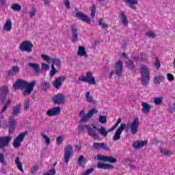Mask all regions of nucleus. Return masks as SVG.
I'll return each instance as SVG.
<instances>
[{
  "label": "nucleus",
  "mask_w": 175,
  "mask_h": 175,
  "mask_svg": "<svg viewBox=\"0 0 175 175\" xmlns=\"http://www.w3.org/2000/svg\"><path fill=\"white\" fill-rule=\"evenodd\" d=\"M41 66L44 70H47L49 68H50V66L49 64H46V63H42L41 64Z\"/></svg>",
  "instance_id": "55"
},
{
  "label": "nucleus",
  "mask_w": 175,
  "mask_h": 175,
  "mask_svg": "<svg viewBox=\"0 0 175 175\" xmlns=\"http://www.w3.org/2000/svg\"><path fill=\"white\" fill-rule=\"evenodd\" d=\"M1 173H2V174H6V169L5 167H2L1 170Z\"/></svg>",
  "instance_id": "63"
},
{
  "label": "nucleus",
  "mask_w": 175,
  "mask_h": 175,
  "mask_svg": "<svg viewBox=\"0 0 175 175\" xmlns=\"http://www.w3.org/2000/svg\"><path fill=\"white\" fill-rule=\"evenodd\" d=\"M64 5L67 9H70V1L69 0H64Z\"/></svg>",
  "instance_id": "58"
},
{
  "label": "nucleus",
  "mask_w": 175,
  "mask_h": 175,
  "mask_svg": "<svg viewBox=\"0 0 175 175\" xmlns=\"http://www.w3.org/2000/svg\"><path fill=\"white\" fill-rule=\"evenodd\" d=\"M164 79L165 77H163V76L159 75L154 79V84H160Z\"/></svg>",
  "instance_id": "35"
},
{
  "label": "nucleus",
  "mask_w": 175,
  "mask_h": 175,
  "mask_svg": "<svg viewBox=\"0 0 175 175\" xmlns=\"http://www.w3.org/2000/svg\"><path fill=\"white\" fill-rule=\"evenodd\" d=\"M59 114H61L60 107H54L46 111V116L48 117H54L55 116H59Z\"/></svg>",
  "instance_id": "17"
},
{
  "label": "nucleus",
  "mask_w": 175,
  "mask_h": 175,
  "mask_svg": "<svg viewBox=\"0 0 175 175\" xmlns=\"http://www.w3.org/2000/svg\"><path fill=\"white\" fill-rule=\"evenodd\" d=\"M65 94L62 93H58L52 98V101L55 105H64L65 103Z\"/></svg>",
  "instance_id": "10"
},
{
  "label": "nucleus",
  "mask_w": 175,
  "mask_h": 175,
  "mask_svg": "<svg viewBox=\"0 0 175 175\" xmlns=\"http://www.w3.org/2000/svg\"><path fill=\"white\" fill-rule=\"evenodd\" d=\"M41 136L42 138L44 139L47 146H49L50 144V142H51L50 138H49L48 136L46 135L44 133H41Z\"/></svg>",
  "instance_id": "46"
},
{
  "label": "nucleus",
  "mask_w": 175,
  "mask_h": 175,
  "mask_svg": "<svg viewBox=\"0 0 175 175\" xmlns=\"http://www.w3.org/2000/svg\"><path fill=\"white\" fill-rule=\"evenodd\" d=\"M27 135H28L27 131L19 134L18 137L14 140V142H13L14 148H18V147H21V142L24 141V139H25V136H27Z\"/></svg>",
  "instance_id": "7"
},
{
  "label": "nucleus",
  "mask_w": 175,
  "mask_h": 175,
  "mask_svg": "<svg viewBox=\"0 0 175 175\" xmlns=\"http://www.w3.org/2000/svg\"><path fill=\"white\" fill-rule=\"evenodd\" d=\"M113 130H114V128L111 127L109 130L106 131V128L101 126L98 129V133H100V135H101V136H103V137H107V135L109 133H110V132H113Z\"/></svg>",
  "instance_id": "22"
},
{
  "label": "nucleus",
  "mask_w": 175,
  "mask_h": 175,
  "mask_svg": "<svg viewBox=\"0 0 175 175\" xmlns=\"http://www.w3.org/2000/svg\"><path fill=\"white\" fill-rule=\"evenodd\" d=\"M3 29H5L8 32L12 31V21L10 20H7L4 26H3Z\"/></svg>",
  "instance_id": "34"
},
{
  "label": "nucleus",
  "mask_w": 175,
  "mask_h": 175,
  "mask_svg": "<svg viewBox=\"0 0 175 175\" xmlns=\"http://www.w3.org/2000/svg\"><path fill=\"white\" fill-rule=\"evenodd\" d=\"M40 84L41 88L43 91H46V90H49V88H50V83L46 81L41 82Z\"/></svg>",
  "instance_id": "36"
},
{
  "label": "nucleus",
  "mask_w": 175,
  "mask_h": 175,
  "mask_svg": "<svg viewBox=\"0 0 175 175\" xmlns=\"http://www.w3.org/2000/svg\"><path fill=\"white\" fill-rule=\"evenodd\" d=\"M21 113V106L16 105L13 107L12 109V116L17 117Z\"/></svg>",
  "instance_id": "30"
},
{
  "label": "nucleus",
  "mask_w": 175,
  "mask_h": 175,
  "mask_svg": "<svg viewBox=\"0 0 175 175\" xmlns=\"http://www.w3.org/2000/svg\"><path fill=\"white\" fill-rule=\"evenodd\" d=\"M55 73H57V70H51L50 72V75L51 77L55 75Z\"/></svg>",
  "instance_id": "60"
},
{
  "label": "nucleus",
  "mask_w": 175,
  "mask_h": 175,
  "mask_svg": "<svg viewBox=\"0 0 175 175\" xmlns=\"http://www.w3.org/2000/svg\"><path fill=\"white\" fill-rule=\"evenodd\" d=\"M154 66L157 68V69H159L161 68V62H159V60H158V58L156 57V62L154 63Z\"/></svg>",
  "instance_id": "56"
},
{
  "label": "nucleus",
  "mask_w": 175,
  "mask_h": 175,
  "mask_svg": "<svg viewBox=\"0 0 175 175\" xmlns=\"http://www.w3.org/2000/svg\"><path fill=\"white\" fill-rule=\"evenodd\" d=\"M80 81H83V83H88V84L95 85L96 82L95 81V77L92 75V72H88L86 73V77L84 76L81 77L79 78Z\"/></svg>",
  "instance_id": "6"
},
{
  "label": "nucleus",
  "mask_w": 175,
  "mask_h": 175,
  "mask_svg": "<svg viewBox=\"0 0 175 175\" xmlns=\"http://www.w3.org/2000/svg\"><path fill=\"white\" fill-rule=\"evenodd\" d=\"M167 79L169 81H174V76L171 73L167 75Z\"/></svg>",
  "instance_id": "54"
},
{
  "label": "nucleus",
  "mask_w": 175,
  "mask_h": 175,
  "mask_svg": "<svg viewBox=\"0 0 175 175\" xmlns=\"http://www.w3.org/2000/svg\"><path fill=\"white\" fill-rule=\"evenodd\" d=\"M12 142V136H3L0 137V148L3 150L5 147H8L9 146V143Z\"/></svg>",
  "instance_id": "13"
},
{
  "label": "nucleus",
  "mask_w": 175,
  "mask_h": 175,
  "mask_svg": "<svg viewBox=\"0 0 175 175\" xmlns=\"http://www.w3.org/2000/svg\"><path fill=\"white\" fill-rule=\"evenodd\" d=\"M148 141H136L133 144V147L135 150H139V148H143L144 146H147Z\"/></svg>",
  "instance_id": "19"
},
{
  "label": "nucleus",
  "mask_w": 175,
  "mask_h": 175,
  "mask_svg": "<svg viewBox=\"0 0 175 175\" xmlns=\"http://www.w3.org/2000/svg\"><path fill=\"white\" fill-rule=\"evenodd\" d=\"M139 125L140 122H139V118L137 117L135 118L131 124H121L113 135V142H117V140H120L121 139V133H122V131L125 128H127V129H130V131L132 135H136V133H137V131H139Z\"/></svg>",
  "instance_id": "1"
},
{
  "label": "nucleus",
  "mask_w": 175,
  "mask_h": 175,
  "mask_svg": "<svg viewBox=\"0 0 175 175\" xmlns=\"http://www.w3.org/2000/svg\"><path fill=\"white\" fill-rule=\"evenodd\" d=\"M73 154V146L72 145H67L64 147V158L66 163H68L70 160V157Z\"/></svg>",
  "instance_id": "9"
},
{
  "label": "nucleus",
  "mask_w": 175,
  "mask_h": 175,
  "mask_svg": "<svg viewBox=\"0 0 175 175\" xmlns=\"http://www.w3.org/2000/svg\"><path fill=\"white\" fill-rule=\"evenodd\" d=\"M84 113H85L84 110H81L79 112V117H81V118H82L83 116H85V114H84Z\"/></svg>",
  "instance_id": "62"
},
{
  "label": "nucleus",
  "mask_w": 175,
  "mask_h": 175,
  "mask_svg": "<svg viewBox=\"0 0 175 175\" xmlns=\"http://www.w3.org/2000/svg\"><path fill=\"white\" fill-rule=\"evenodd\" d=\"M98 25L102 27V28H107L108 25L106 23H103V18H100L98 21Z\"/></svg>",
  "instance_id": "52"
},
{
  "label": "nucleus",
  "mask_w": 175,
  "mask_h": 175,
  "mask_svg": "<svg viewBox=\"0 0 175 175\" xmlns=\"http://www.w3.org/2000/svg\"><path fill=\"white\" fill-rule=\"evenodd\" d=\"M97 159L98 161H103V162H108L109 163H117V159L113 157L98 154Z\"/></svg>",
  "instance_id": "14"
},
{
  "label": "nucleus",
  "mask_w": 175,
  "mask_h": 175,
  "mask_svg": "<svg viewBox=\"0 0 175 175\" xmlns=\"http://www.w3.org/2000/svg\"><path fill=\"white\" fill-rule=\"evenodd\" d=\"M124 2L127 3V5H137L139 1L137 0H124Z\"/></svg>",
  "instance_id": "43"
},
{
  "label": "nucleus",
  "mask_w": 175,
  "mask_h": 175,
  "mask_svg": "<svg viewBox=\"0 0 175 175\" xmlns=\"http://www.w3.org/2000/svg\"><path fill=\"white\" fill-rule=\"evenodd\" d=\"M87 162H88L87 159H85L83 155L80 156L78 159V164L80 165V166H81L83 169L85 167V165H87Z\"/></svg>",
  "instance_id": "29"
},
{
  "label": "nucleus",
  "mask_w": 175,
  "mask_h": 175,
  "mask_svg": "<svg viewBox=\"0 0 175 175\" xmlns=\"http://www.w3.org/2000/svg\"><path fill=\"white\" fill-rule=\"evenodd\" d=\"M85 98H86L87 102H88L89 103H92L93 105H96V101L95 100H94V98H92V96H90V92H86Z\"/></svg>",
  "instance_id": "32"
},
{
  "label": "nucleus",
  "mask_w": 175,
  "mask_h": 175,
  "mask_svg": "<svg viewBox=\"0 0 175 175\" xmlns=\"http://www.w3.org/2000/svg\"><path fill=\"white\" fill-rule=\"evenodd\" d=\"M32 47H33V44L31 41H23L19 45V49L21 51H26L27 53L32 52Z\"/></svg>",
  "instance_id": "8"
},
{
  "label": "nucleus",
  "mask_w": 175,
  "mask_h": 175,
  "mask_svg": "<svg viewBox=\"0 0 175 175\" xmlns=\"http://www.w3.org/2000/svg\"><path fill=\"white\" fill-rule=\"evenodd\" d=\"M126 163H128V165L133 169V170H136V169H137L136 167V165H132L131 163H132V162H133V160L131 159H126L125 160Z\"/></svg>",
  "instance_id": "39"
},
{
  "label": "nucleus",
  "mask_w": 175,
  "mask_h": 175,
  "mask_svg": "<svg viewBox=\"0 0 175 175\" xmlns=\"http://www.w3.org/2000/svg\"><path fill=\"white\" fill-rule=\"evenodd\" d=\"M146 59H147V58L146 57V56L144 55H143V53H141V61H146Z\"/></svg>",
  "instance_id": "61"
},
{
  "label": "nucleus",
  "mask_w": 175,
  "mask_h": 175,
  "mask_svg": "<svg viewBox=\"0 0 175 175\" xmlns=\"http://www.w3.org/2000/svg\"><path fill=\"white\" fill-rule=\"evenodd\" d=\"M65 80H66V77L65 75H61L55 78V80L52 82V84L56 90H59V87L62 85V81H65Z\"/></svg>",
  "instance_id": "16"
},
{
  "label": "nucleus",
  "mask_w": 175,
  "mask_h": 175,
  "mask_svg": "<svg viewBox=\"0 0 175 175\" xmlns=\"http://www.w3.org/2000/svg\"><path fill=\"white\" fill-rule=\"evenodd\" d=\"M1 6H4L5 3H6V0H0Z\"/></svg>",
  "instance_id": "64"
},
{
  "label": "nucleus",
  "mask_w": 175,
  "mask_h": 175,
  "mask_svg": "<svg viewBox=\"0 0 175 175\" xmlns=\"http://www.w3.org/2000/svg\"><path fill=\"white\" fill-rule=\"evenodd\" d=\"M142 106L143 107L142 111L144 113V114H148L150 110H151V105H148L147 103H142Z\"/></svg>",
  "instance_id": "28"
},
{
  "label": "nucleus",
  "mask_w": 175,
  "mask_h": 175,
  "mask_svg": "<svg viewBox=\"0 0 175 175\" xmlns=\"http://www.w3.org/2000/svg\"><path fill=\"white\" fill-rule=\"evenodd\" d=\"M160 152H162L166 156L172 155V152L170 150H167L166 149H161Z\"/></svg>",
  "instance_id": "49"
},
{
  "label": "nucleus",
  "mask_w": 175,
  "mask_h": 175,
  "mask_svg": "<svg viewBox=\"0 0 175 175\" xmlns=\"http://www.w3.org/2000/svg\"><path fill=\"white\" fill-rule=\"evenodd\" d=\"M86 129L89 136L93 137L94 140H100V137L98 135V133L95 132V130L92 129V127L90 126L88 124H85L83 126H79L78 131L79 133L83 132V131Z\"/></svg>",
  "instance_id": "5"
},
{
  "label": "nucleus",
  "mask_w": 175,
  "mask_h": 175,
  "mask_svg": "<svg viewBox=\"0 0 175 175\" xmlns=\"http://www.w3.org/2000/svg\"><path fill=\"white\" fill-rule=\"evenodd\" d=\"M120 18L124 27H128V18H126V15H125V12L123 11L120 12Z\"/></svg>",
  "instance_id": "27"
},
{
  "label": "nucleus",
  "mask_w": 175,
  "mask_h": 175,
  "mask_svg": "<svg viewBox=\"0 0 175 175\" xmlns=\"http://www.w3.org/2000/svg\"><path fill=\"white\" fill-rule=\"evenodd\" d=\"M168 111H170V113H171V114L172 113H174V111H175V103L169 106Z\"/></svg>",
  "instance_id": "53"
},
{
  "label": "nucleus",
  "mask_w": 175,
  "mask_h": 175,
  "mask_svg": "<svg viewBox=\"0 0 175 175\" xmlns=\"http://www.w3.org/2000/svg\"><path fill=\"white\" fill-rule=\"evenodd\" d=\"M71 32H72V42L75 43V42L79 41V33H77V28L75 26L71 25Z\"/></svg>",
  "instance_id": "20"
},
{
  "label": "nucleus",
  "mask_w": 175,
  "mask_h": 175,
  "mask_svg": "<svg viewBox=\"0 0 175 175\" xmlns=\"http://www.w3.org/2000/svg\"><path fill=\"white\" fill-rule=\"evenodd\" d=\"M142 84L144 87H147L150 83V70L144 65H142L140 68Z\"/></svg>",
  "instance_id": "4"
},
{
  "label": "nucleus",
  "mask_w": 175,
  "mask_h": 175,
  "mask_svg": "<svg viewBox=\"0 0 175 175\" xmlns=\"http://www.w3.org/2000/svg\"><path fill=\"white\" fill-rule=\"evenodd\" d=\"M75 17H77V18H79V20H81V21L87 23L88 24H90L91 23V18H88L87 15L84 14L82 12H77L75 14Z\"/></svg>",
  "instance_id": "18"
},
{
  "label": "nucleus",
  "mask_w": 175,
  "mask_h": 175,
  "mask_svg": "<svg viewBox=\"0 0 175 175\" xmlns=\"http://www.w3.org/2000/svg\"><path fill=\"white\" fill-rule=\"evenodd\" d=\"M11 9H12V10H14V12H20V10H21V5L18 3H14L12 4Z\"/></svg>",
  "instance_id": "38"
},
{
  "label": "nucleus",
  "mask_w": 175,
  "mask_h": 175,
  "mask_svg": "<svg viewBox=\"0 0 175 175\" xmlns=\"http://www.w3.org/2000/svg\"><path fill=\"white\" fill-rule=\"evenodd\" d=\"M93 148L94 150H99V148H102V150H105V151H109V146L107 144L102 142V143H94Z\"/></svg>",
  "instance_id": "21"
},
{
  "label": "nucleus",
  "mask_w": 175,
  "mask_h": 175,
  "mask_svg": "<svg viewBox=\"0 0 175 175\" xmlns=\"http://www.w3.org/2000/svg\"><path fill=\"white\" fill-rule=\"evenodd\" d=\"M90 12L92 18H95V14L96 13V5L95 4H93L90 8Z\"/></svg>",
  "instance_id": "37"
},
{
  "label": "nucleus",
  "mask_w": 175,
  "mask_h": 175,
  "mask_svg": "<svg viewBox=\"0 0 175 175\" xmlns=\"http://www.w3.org/2000/svg\"><path fill=\"white\" fill-rule=\"evenodd\" d=\"M96 113H98V109L93 108L92 110L89 111V112L87 114H85L82 116V118L80 120V122H88L90 118H92V116Z\"/></svg>",
  "instance_id": "12"
},
{
  "label": "nucleus",
  "mask_w": 175,
  "mask_h": 175,
  "mask_svg": "<svg viewBox=\"0 0 175 175\" xmlns=\"http://www.w3.org/2000/svg\"><path fill=\"white\" fill-rule=\"evenodd\" d=\"M36 85V81H32L29 83L27 81L19 79L13 85V87L15 91L16 90H24V88H26L23 91V96H27V95H31V92L33 91V87H35Z\"/></svg>",
  "instance_id": "2"
},
{
  "label": "nucleus",
  "mask_w": 175,
  "mask_h": 175,
  "mask_svg": "<svg viewBox=\"0 0 175 175\" xmlns=\"http://www.w3.org/2000/svg\"><path fill=\"white\" fill-rule=\"evenodd\" d=\"M36 16V8L35 7H31V10L29 11V17L32 18V17Z\"/></svg>",
  "instance_id": "40"
},
{
  "label": "nucleus",
  "mask_w": 175,
  "mask_h": 175,
  "mask_svg": "<svg viewBox=\"0 0 175 175\" xmlns=\"http://www.w3.org/2000/svg\"><path fill=\"white\" fill-rule=\"evenodd\" d=\"M126 64L127 65V66H129V69H130L131 72H133V73L136 72V66H135V64L133 61L129 59L128 62H126Z\"/></svg>",
  "instance_id": "31"
},
{
  "label": "nucleus",
  "mask_w": 175,
  "mask_h": 175,
  "mask_svg": "<svg viewBox=\"0 0 175 175\" xmlns=\"http://www.w3.org/2000/svg\"><path fill=\"white\" fill-rule=\"evenodd\" d=\"M42 59H44V61H46V62H51V59H53L52 58H51L50 57H49L47 55H41Z\"/></svg>",
  "instance_id": "50"
},
{
  "label": "nucleus",
  "mask_w": 175,
  "mask_h": 175,
  "mask_svg": "<svg viewBox=\"0 0 175 175\" xmlns=\"http://www.w3.org/2000/svg\"><path fill=\"white\" fill-rule=\"evenodd\" d=\"M122 70H124V64L122 61H118L115 64L114 70L113 71L115 72L118 77H121L122 76Z\"/></svg>",
  "instance_id": "11"
},
{
  "label": "nucleus",
  "mask_w": 175,
  "mask_h": 175,
  "mask_svg": "<svg viewBox=\"0 0 175 175\" xmlns=\"http://www.w3.org/2000/svg\"><path fill=\"white\" fill-rule=\"evenodd\" d=\"M9 94V89L8 86H3L0 88V102L2 105H4L1 113H5L8 110V107L12 103V100L8 99L5 103L6 96Z\"/></svg>",
  "instance_id": "3"
},
{
  "label": "nucleus",
  "mask_w": 175,
  "mask_h": 175,
  "mask_svg": "<svg viewBox=\"0 0 175 175\" xmlns=\"http://www.w3.org/2000/svg\"><path fill=\"white\" fill-rule=\"evenodd\" d=\"M163 98L162 97H157L154 99V105H156V106H159V105H161V103H162V100H163Z\"/></svg>",
  "instance_id": "41"
},
{
  "label": "nucleus",
  "mask_w": 175,
  "mask_h": 175,
  "mask_svg": "<svg viewBox=\"0 0 175 175\" xmlns=\"http://www.w3.org/2000/svg\"><path fill=\"white\" fill-rule=\"evenodd\" d=\"M16 126H17V122L13 116L10 117L8 122V132L10 134L14 133L16 131Z\"/></svg>",
  "instance_id": "15"
},
{
  "label": "nucleus",
  "mask_w": 175,
  "mask_h": 175,
  "mask_svg": "<svg viewBox=\"0 0 175 175\" xmlns=\"http://www.w3.org/2000/svg\"><path fill=\"white\" fill-rule=\"evenodd\" d=\"M77 55H79L80 57H85V58H87V57H88V54H87V52L85 51V47L79 46L78 48Z\"/></svg>",
  "instance_id": "26"
},
{
  "label": "nucleus",
  "mask_w": 175,
  "mask_h": 175,
  "mask_svg": "<svg viewBox=\"0 0 175 175\" xmlns=\"http://www.w3.org/2000/svg\"><path fill=\"white\" fill-rule=\"evenodd\" d=\"M39 170V165L37 164L31 170V173H36V172H38Z\"/></svg>",
  "instance_id": "57"
},
{
  "label": "nucleus",
  "mask_w": 175,
  "mask_h": 175,
  "mask_svg": "<svg viewBox=\"0 0 175 175\" xmlns=\"http://www.w3.org/2000/svg\"><path fill=\"white\" fill-rule=\"evenodd\" d=\"M15 163H16L18 170H20V172H21V173H24V169H23V163H21L20 162L19 157H16V158L15 159Z\"/></svg>",
  "instance_id": "33"
},
{
  "label": "nucleus",
  "mask_w": 175,
  "mask_h": 175,
  "mask_svg": "<svg viewBox=\"0 0 175 175\" xmlns=\"http://www.w3.org/2000/svg\"><path fill=\"white\" fill-rule=\"evenodd\" d=\"M146 36H147V38H152V39H154V38H155L156 35L154 31H148L146 33Z\"/></svg>",
  "instance_id": "48"
},
{
  "label": "nucleus",
  "mask_w": 175,
  "mask_h": 175,
  "mask_svg": "<svg viewBox=\"0 0 175 175\" xmlns=\"http://www.w3.org/2000/svg\"><path fill=\"white\" fill-rule=\"evenodd\" d=\"M62 142H64V137L63 136H59L56 138V144L59 146V144H61V143H62Z\"/></svg>",
  "instance_id": "51"
},
{
  "label": "nucleus",
  "mask_w": 175,
  "mask_h": 175,
  "mask_svg": "<svg viewBox=\"0 0 175 175\" xmlns=\"http://www.w3.org/2000/svg\"><path fill=\"white\" fill-rule=\"evenodd\" d=\"M20 72V68L17 66H14L12 67V69L8 70V77H12V76H16L17 73Z\"/></svg>",
  "instance_id": "24"
},
{
  "label": "nucleus",
  "mask_w": 175,
  "mask_h": 175,
  "mask_svg": "<svg viewBox=\"0 0 175 175\" xmlns=\"http://www.w3.org/2000/svg\"><path fill=\"white\" fill-rule=\"evenodd\" d=\"M55 168H51L46 173L43 174L42 175H55Z\"/></svg>",
  "instance_id": "45"
},
{
  "label": "nucleus",
  "mask_w": 175,
  "mask_h": 175,
  "mask_svg": "<svg viewBox=\"0 0 175 175\" xmlns=\"http://www.w3.org/2000/svg\"><path fill=\"white\" fill-rule=\"evenodd\" d=\"M51 62L56 66H61L62 62L59 59H51Z\"/></svg>",
  "instance_id": "42"
},
{
  "label": "nucleus",
  "mask_w": 175,
  "mask_h": 175,
  "mask_svg": "<svg viewBox=\"0 0 175 175\" xmlns=\"http://www.w3.org/2000/svg\"><path fill=\"white\" fill-rule=\"evenodd\" d=\"M98 121L101 124H106V122H107V119L106 118V116H100L98 119Z\"/></svg>",
  "instance_id": "44"
},
{
  "label": "nucleus",
  "mask_w": 175,
  "mask_h": 175,
  "mask_svg": "<svg viewBox=\"0 0 175 175\" xmlns=\"http://www.w3.org/2000/svg\"><path fill=\"white\" fill-rule=\"evenodd\" d=\"M98 169H104V170H109L110 169H114V167L110 164H106L103 163L98 162L97 163Z\"/></svg>",
  "instance_id": "25"
},
{
  "label": "nucleus",
  "mask_w": 175,
  "mask_h": 175,
  "mask_svg": "<svg viewBox=\"0 0 175 175\" xmlns=\"http://www.w3.org/2000/svg\"><path fill=\"white\" fill-rule=\"evenodd\" d=\"M24 109L25 110H28V109H29V102L25 103Z\"/></svg>",
  "instance_id": "59"
},
{
  "label": "nucleus",
  "mask_w": 175,
  "mask_h": 175,
  "mask_svg": "<svg viewBox=\"0 0 175 175\" xmlns=\"http://www.w3.org/2000/svg\"><path fill=\"white\" fill-rule=\"evenodd\" d=\"M0 163L4 166H6V161H5V155L3 153H0Z\"/></svg>",
  "instance_id": "47"
},
{
  "label": "nucleus",
  "mask_w": 175,
  "mask_h": 175,
  "mask_svg": "<svg viewBox=\"0 0 175 175\" xmlns=\"http://www.w3.org/2000/svg\"><path fill=\"white\" fill-rule=\"evenodd\" d=\"M28 66L33 69L36 75H39L40 72V65L36 63H29Z\"/></svg>",
  "instance_id": "23"
}]
</instances>
